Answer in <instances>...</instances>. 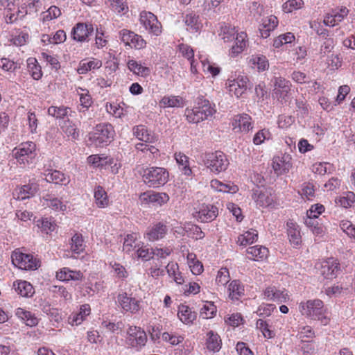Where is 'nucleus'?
Segmentation results:
<instances>
[{"label": "nucleus", "instance_id": "nucleus-62", "mask_svg": "<svg viewBox=\"0 0 355 355\" xmlns=\"http://www.w3.org/2000/svg\"><path fill=\"white\" fill-rule=\"evenodd\" d=\"M230 272L227 268H222L218 271L216 281L218 284L225 285L230 281Z\"/></svg>", "mask_w": 355, "mask_h": 355}, {"label": "nucleus", "instance_id": "nucleus-21", "mask_svg": "<svg viewBox=\"0 0 355 355\" xmlns=\"http://www.w3.org/2000/svg\"><path fill=\"white\" fill-rule=\"evenodd\" d=\"M302 309L304 313L311 317L320 315L324 312L323 302L318 299L308 300Z\"/></svg>", "mask_w": 355, "mask_h": 355}, {"label": "nucleus", "instance_id": "nucleus-30", "mask_svg": "<svg viewBox=\"0 0 355 355\" xmlns=\"http://www.w3.org/2000/svg\"><path fill=\"white\" fill-rule=\"evenodd\" d=\"M178 316L184 324H191L196 318V314L191 311V309L184 304H181L178 307Z\"/></svg>", "mask_w": 355, "mask_h": 355}, {"label": "nucleus", "instance_id": "nucleus-16", "mask_svg": "<svg viewBox=\"0 0 355 355\" xmlns=\"http://www.w3.org/2000/svg\"><path fill=\"white\" fill-rule=\"evenodd\" d=\"M139 200L141 204L157 203L162 205L169 200V196L166 193H157L146 191L139 195Z\"/></svg>", "mask_w": 355, "mask_h": 355}, {"label": "nucleus", "instance_id": "nucleus-35", "mask_svg": "<svg viewBox=\"0 0 355 355\" xmlns=\"http://www.w3.org/2000/svg\"><path fill=\"white\" fill-rule=\"evenodd\" d=\"M16 315L18 318L21 319L27 326L34 327L38 323L37 318L30 311H26L24 309L18 308L16 311Z\"/></svg>", "mask_w": 355, "mask_h": 355}, {"label": "nucleus", "instance_id": "nucleus-53", "mask_svg": "<svg viewBox=\"0 0 355 355\" xmlns=\"http://www.w3.org/2000/svg\"><path fill=\"white\" fill-rule=\"evenodd\" d=\"M185 24L187 26V30L192 32H197L200 28V24L198 22V17L193 14L186 15Z\"/></svg>", "mask_w": 355, "mask_h": 355}, {"label": "nucleus", "instance_id": "nucleus-37", "mask_svg": "<svg viewBox=\"0 0 355 355\" xmlns=\"http://www.w3.org/2000/svg\"><path fill=\"white\" fill-rule=\"evenodd\" d=\"M45 179L47 182L59 184L66 185L69 182V180L66 178L64 173L56 170L50 171L46 174Z\"/></svg>", "mask_w": 355, "mask_h": 355}, {"label": "nucleus", "instance_id": "nucleus-10", "mask_svg": "<svg viewBox=\"0 0 355 355\" xmlns=\"http://www.w3.org/2000/svg\"><path fill=\"white\" fill-rule=\"evenodd\" d=\"M248 83L249 79L247 76H239L234 79H228L225 85L231 96L239 98L245 93Z\"/></svg>", "mask_w": 355, "mask_h": 355}, {"label": "nucleus", "instance_id": "nucleus-57", "mask_svg": "<svg viewBox=\"0 0 355 355\" xmlns=\"http://www.w3.org/2000/svg\"><path fill=\"white\" fill-rule=\"evenodd\" d=\"M67 113L68 107L64 106H51L48 109V114L57 119H63L64 116L67 115Z\"/></svg>", "mask_w": 355, "mask_h": 355}, {"label": "nucleus", "instance_id": "nucleus-38", "mask_svg": "<svg viewBox=\"0 0 355 355\" xmlns=\"http://www.w3.org/2000/svg\"><path fill=\"white\" fill-rule=\"evenodd\" d=\"M174 158L176 160L177 164L180 166H182V171L184 175H190L192 173V171L189 167V157L182 152H176L174 154Z\"/></svg>", "mask_w": 355, "mask_h": 355}, {"label": "nucleus", "instance_id": "nucleus-20", "mask_svg": "<svg viewBox=\"0 0 355 355\" xmlns=\"http://www.w3.org/2000/svg\"><path fill=\"white\" fill-rule=\"evenodd\" d=\"M349 10L346 7H341L338 10H333L332 13L327 14L323 20L324 24L329 26H335L341 22L347 16Z\"/></svg>", "mask_w": 355, "mask_h": 355}, {"label": "nucleus", "instance_id": "nucleus-7", "mask_svg": "<svg viewBox=\"0 0 355 355\" xmlns=\"http://www.w3.org/2000/svg\"><path fill=\"white\" fill-rule=\"evenodd\" d=\"M139 21L148 33L156 36L161 35L162 32V24L153 13L142 11L140 13Z\"/></svg>", "mask_w": 355, "mask_h": 355}, {"label": "nucleus", "instance_id": "nucleus-42", "mask_svg": "<svg viewBox=\"0 0 355 355\" xmlns=\"http://www.w3.org/2000/svg\"><path fill=\"white\" fill-rule=\"evenodd\" d=\"M28 69L31 76L35 80H39L42 76L41 67L37 64L35 58H28L27 60Z\"/></svg>", "mask_w": 355, "mask_h": 355}, {"label": "nucleus", "instance_id": "nucleus-32", "mask_svg": "<svg viewBox=\"0 0 355 355\" xmlns=\"http://www.w3.org/2000/svg\"><path fill=\"white\" fill-rule=\"evenodd\" d=\"M94 199L96 206L99 208H105L109 205V199L105 189L101 186L94 189Z\"/></svg>", "mask_w": 355, "mask_h": 355}, {"label": "nucleus", "instance_id": "nucleus-47", "mask_svg": "<svg viewBox=\"0 0 355 355\" xmlns=\"http://www.w3.org/2000/svg\"><path fill=\"white\" fill-rule=\"evenodd\" d=\"M61 15V10L55 6H51L46 11L41 14V19L43 23L56 19Z\"/></svg>", "mask_w": 355, "mask_h": 355}, {"label": "nucleus", "instance_id": "nucleus-61", "mask_svg": "<svg viewBox=\"0 0 355 355\" xmlns=\"http://www.w3.org/2000/svg\"><path fill=\"white\" fill-rule=\"evenodd\" d=\"M17 64L8 58H3L0 59V68L4 71H14L17 69Z\"/></svg>", "mask_w": 355, "mask_h": 355}, {"label": "nucleus", "instance_id": "nucleus-25", "mask_svg": "<svg viewBox=\"0 0 355 355\" xmlns=\"http://www.w3.org/2000/svg\"><path fill=\"white\" fill-rule=\"evenodd\" d=\"M132 132L133 135L143 142L153 144L157 140V137L150 132L146 127L143 125L133 127Z\"/></svg>", "mask_w": 355, "mask_h": 355}, {"label": "nucleus", "instance_id": "nucleus-12", "mask_svg": "<svg viewBox=\"0 0 355 355\" xmlns=\"http://www.w3.org/2000/svg\"><path fill=\"white\" fill-rule=\"evenodd\" d=\"M272 166L277 175L288 173L293 166L291 155L288 153H284L274 157Z\"/></svg>", "mask_w": 355, "mask_h": 355}, {"label": "nucleus", "instance_id": "nucleus-19", "mask_svg": "<svg viewBox=\"0 0 355 355\" xmlns=\"http://www.w3.org/2000/svg\"><path fill=\"white\" fill-rule=\"evenodd\" d=\"M233 41L235 42V44L230 49L229 55L232 58H235L246 49L248 44L247 34L245 32L237 33Z\"/></svg>", "mask_w": 355, "mask_h": 355}, {"label": "nucleus", "instance_id": "nucleus-34", "mask_svg": "<svg viewBox=\"0 0 355 355\" xmlns=\"http://www.w3.org/2000/svg\"><path fill=\"white\" fill-rule=\"evenodd\" d=\"M187 261L191 271L193 275H199L203 272V265L202 262L197 259L196 254L193 252L188 253Z\"/></svg>", "mask_w": 355, "mask_h": 355}, {"label": "nucleus", "instance_id": "nucleus-64", "mask_svg": "<svg viewBox=\"0 0 355 355\" xmlns=\"http://www.w3.org/2000/svg\"><path fill=\"white\" fill-rule=\"evenodd\" d=\"M324 211L323 205L315 204L312 205L309 210L307 211V216L309 218H316L320 214Z\"/></svg>", "mask_w": 355, "mask_h": 355}, {"label": "nucleus", "instance_id": "nucleus-54", "mask_svg": "<svg viewBox=\"0 0 355 355\" xmlns=\"http://www.w3.org/2000/svg\"><path fill=\"white\" fill-rule=\"evenodd\" d=\"M71 249L73 252L77 254L83 251V239L81 235L76 234L71 238Z\"/></svg>", "mask_w": 355, "mask_h": 355}, {"label": "nucleus", "instance_id": "nucleus-3", "mask_svg": "<svg viewBox=\"0 0 355 355\" xmlns=\"http://www.w3.org/2000/svg\"><path fill=\"white\" fill-rule=\"evenodd\" d=\"M203 162L205 166L216 174L225 171L229 165L226 155L220 150L206 153Z\"/></svg>", "mask_w": 355, "mask_h": 355}, {"label": "nucleus", "instance_id": "nucleus-31", "mask_svg": "<svg viewBox=\"0 0 355 355\" xmlns=\"http://www.w3.org/2000/svg\"><path fill=\"white\" fill-rule=\"evenodd\" d=\"M218 216V209L216 207H205L201 209L198 213V218L201 222H211L216 219Z\"/></svg>", "mask_w": 355, "mask_h": 355}, {"label": "nucleus", "instance_id": "nucleus-24", "mask_svg": "<svg viewBox=\"0 0 355 355\" xmlns=\"http://www.w3.org/2000/svg\"><path fill=\"white\" fill-rule=\"evenodd\" d=\"M184 100L180 96L166 95L159 101L162 108H180L184 106Z\"/></svg>", "mask_w": 355, "mask_h": 355}, {"label": "nucleus", "instance_id": "nucleus-11", "mask_svg": "<svg viewBox=\"0 0 355 355\" xmlns=\"http://www.w3.org/2000/svg\"><path fill=\"white\" fill-rule=\"evenodd\" d=\"M339 263L336 259L329 258L323 260L316 264L318 272L327 279H332L336 277V274L339 270Z\"/></svg>", "mask_w": 355, "mask_h": 355}, {"label": "nucleus", "instance_id": "nucleus-26", "mask_svg": "<svg viewBox=\"0 0 355 355\" xmlns=\"http://www.w3.org/2000/svg\"><path fill=\"white\" fill-rule=\"evenodd\" d=\"M166 262L159 260L158 258H152L149 263L148 275L154 279H157L164 274V268L165 267Z\"/></svg>", "mask_w": 355, "mask_h": 355}, {"label": "nucleus", "instance_id": "nucleus-2", "mask_svg": "<svg viewBox=\"0 0 355 355\" xmlns=\"http://www.w3.org/2000/svg\"><path fill=\"white\" fill-rule=\"evenodd\" d=\"M142 178L144 182L149 187L158 188L168 182L169 173L163 167H148L144 170Z\"/></svg>", "mask_w": 355, "mask_h": 355}, {"label": "nucleus", "instance_id": "nucleus-1", "mask_svg": "<svg viewBox=\"0 0 355 355\" xmlns=\"http://www.w3.org/2000/svg\"><path fill=\"white\" fill-rule=\"evenodd\" d=\"M215 112L216 110L208 100L199 98L197 105L191 109H186L185 116L189 123H198L211 116Z\"/></svg>", "mask_w": 355, "mask_h": 355}, {"label": "nucleus", "instance_id": "nucleus-56", "mask_svg": "<svg viewBox=\"0 0 355 355\" xmlns=\"http://www.w3.org/2000/svg\"><path fill=\"white\" fill-rule=\"evenodd\" d=\"M225 322L227 325L236 327L243 324L244 320L241 313H236L226 317L225 318Z\"/></svg>", "mask_w": 355, "mask_h": 355}, {"label": "nucleus", "instance_id": "nucleus-27", "mask_svg": "<svg viewBox=\"0 0 355 355\" xmlns=\"http://www.w3.org/2000/svg\"><path fill=\"white\" fill-rule=\"evenodd\" d=\"M16 292L21 297H30L35 293L33 286L24 280H17L13 284Z\"/></svg>", "mask_w": 355, "mask_h": 355}, {"label": "nucleus", "instance_id": "nucleus-45", "mask_svg": "<svg viewBox=\"0 0 355 355\" xmlns=\"http://www.w3.org/2000/svg\"><path fill=\"white\" fill-rule=\"evenodd\" d=\"M216 306L214 302H207L200 311V316L203 319H210L214 317L216 313Z\"/></svg>", "mask_w": 355, "mask_h": 355}, {"label": "nucleus", "instance_id": "nucleus-60", "mask_svg": "<svg viewBox=\"0 0 355 355\" xmlns=\"http://www.w3.org/2000/svg\"><path fill=\"white\" fill-rule=\"evenodd\" d=\"M300 193L307 200H311L315 196L314 186L309 182L304 183Z\"/></svg>", "mask_w": 355, "mask_h": 355}, {"label": "nucleus", "instance_id": "nucleus-5", "mask_svg": "<svg viewBox=\"0 0 355 355\" xmlns=\"http://www.w3.org/2000/svg\"><path fill=\"white\" fill-rule=\"evenodd\" d=\"M11 257L12 263L21 270H36L40 266L39 261L33 255L20 251H14Z\"/></svg>", "mask_w": 355, "mask_h": 355}, {"label": "nucleus", "instance_id": "nucleus-52", "mask_svg": "<svg viewBox=\"0 0 355 355\" xmlns=\"http://www.w3.org/2000/svg\"><path fill=\"white\" fill-rule=\"evenodd\" d=\"M291 225L288 229L289 241L293 245H298L302 242L300 231L295 227V223H291Z\"/></svg>", "mask_w": 355, "mask_h": 355}, {"label": "nucleus", "instance_id": "nucleus-59", "mask_svg": "<svg viewBox=\"0 0 355 355\" xmlns=\"http://www.w3.org/2000/svg\"><path fill=\"white\" fill-rule=\"evenodd\" d=\"M43 199L46 202V206L51 207L55 211H64L67 209V206L63 205L60 200L58 198L49 199L46 197H43Z\"/></svg>", "mask_w": 355, "mask_h": 355}, {"label": "nucleus", "instance_id": "nucleus-13", "mask_svg": "<svg viewBox=\"0 0 355 355\" xmlns=\"http://www.w3.org/2000/svg\"><path fill=\"white\" fill-rule=\"evenodd\" d=\"M118 302L122 309L125 312L135 314L141 309L140 301L135 297L128 296L126 293L119 295Z\"/></svg>", "mask_w": 355, "mask_h": 355}, {"label": "nucleus", "instance_id": "nucleus-6", "mask_svg": "<svg viewBox=\"0 0 355 355\" xmlns=\"http://www.w3.org/2000/svg\"><path fill=\"white\" fill-rule=\"evenodd\" d=\"M35 144L33 142L21 144L12 150V155L20 164L26 165L35 157Z\"/></svg>", "mask_w": 355, "mask_h": 355}, {"label": "nucleus", "instance_id": "nucleus-15", "mask_svg": "<svg viewBox=\"0 0 355 355\" xmlns=\"http://www.w3.org/2000/svg\"><path fill=\"white\" fill-rule=\"evenodd\" d=\"M93 31L94 28L92 24L78 23L72 29L71 36L74 40L83 42L87 40Z\"/></svg>", "mask_w": 355, "mask_h": 355}, {"label": "nucleus", "instance_id": "nucleus-9", "mask_svg": "<svg viewBox=\"0 0 355 355\" xmlns=\"http://www.w3.org/2000/svg\"><path fill=\"white\" fill-rule=\"evenodd\" d=\"M273 83V94L275 98L282 103L287 101L288 94L291 89V83L283 77H275L272 80Z\"/></svg>", "mask_w": 355, "mask_h": 355}, {"label": "nucleus", "instance_id": "nucleus-23", "mask_svg": "<svg viewBox=\"0 0 355 355\" xmlns=\"http://www.w3.org/2000/svg\"><path fill=\"white\" fill-rule=\"evenodd\" d=\"M1 1L2 6H6L5 3H7L4 13L6 23H14L19 17H22L24 16V14L13 3L8 2V0H1Z\"/></svg>", "mask_w": 355, "mask_h": 355}, {"label": "nucleus", "instance_id": "nucleus-50", "mask_svg": "<svg viewBox=\"0 0 355 355\" xmlns=\"http://www.w3.org/2000/svg\"><path fill=\"white\" fill-rule=\"evenodd\" d=\"M266 248L265 247L254 245L250 247L248 250V254L251 255V259L254 261L262 260L266 255Z\"/></svg>", "mask_w": 355, "mask_h": 355}, {"label": "nucleus", "instance_id": "nucleus-55", "mask_svg": "<svg viewBox=\"0 0 355 355\" xmlns=\"http://www.w3.org/2000/svg\"><path fill=\"white\" fill-rule=\"evenodd\" d=\"M304 5L303 0H288L283 4V10L286 13L301 8Z\"/></svg>", "mask_w": 355, "mask_h": 355}, {"label": "nucleus", "instance_id": "nucleus-58", "mask_svg": "<svg viewBox=\"0 0 355 355\" xmlns=\"http://www.w3.org/2000/svg\"><path fill=\"white\" fill-rule=\"evenodd\" d=\"M236 33L234 27L225 26L222 28V39L225 42H232L236 36Z\"/></svg>", "mask_w": 355, "mask_h": 355}, {"label": "nucleus", "instance_id": "nucleus-17", "mask_svg": "<svg viewBox=\"0 0 355 355\" xmlns=\"http://www.w3.org/2000/svg\"><path fill=\"white\" fill-rule=\"evenodd\" d=\"M38 185L34 182H30L27 184L17 187L13 191L14 198L23 200L33 197L37 192Z\"/></svg>", "mask_w": 355, "mask_h": 355}, {"label": "nucleus", "instance_id": "nucleus-28", "mask_svg": "<svg viewBox=\"0 0 355 355\" xmlns=\"http://www.w3.org/2000/svg\"><path fill=\"white\" fill-rule=\"evenodd\" d=\"M210 185L212 189L219 192L236 193L239 191L238 186L234 183H223L217 179L212 180Z\"/></svg>", "mask_w": 355, "mask_h": 355}, {"label": "nucleus", "instance_id": "nucleus-29", "mask_svg": "<svg viewBox=\"0 0 355 355\" xmlns=\"http://www.w3.org/2000/svg\"><path fill=\"white\" fill-rule=\"evenodd\" d=\"M228 296L232 300H238L244 295V286L239 280L232 281L228 286Z\"/></svg>", "mask_w": 355, "mask_h": 355}, {"label": "nucleus", "instance_id": "nucleus-46", "mask_svg": "<svg viewBox=\"0 0 355 355\" xmlns=\"http://www.w3.org/2000/svg\"><path fill=\"white\" fill-rule=\"evenodd\" d=\"M252 67L257 68L259 71H263L266 69V60L263 55H252L249 60Z\"/></svg>", "mask_w": 355, "mask_h": 355}, {"label": "nucleus", "instance_id": "nucleus-4", "mask_svg": "<svg viewBox=\"0 0 355 355\" xmlns=\"http://www.w3.org/2000/svg\"><path fill=\"white\" fill-rule=\"evenodd\" d=\"M114 132L110 124H99L93 132L89 133V140L96 147L106 146L113 139Z\"/></svg>", "mask_w": 355, "mask_h": 355}, {"label": "nucleus", "instance_id": "nucleus-8", "mask_svg": "<svg viewBox=\"0 0 355 355\" xmlns=\"http://www.w3.org/2000/svg\"><path fill=\"white\" fill-rule=\"evenodd\" d=\"M120 40L124 43L125 46L135 49H142L146 46L147 42L139 35L128 29H122L119 33Z\"/></svg>", "mask_w": 355, "mask_h": 355}, {"label": "nucleus", "instance_id": "nucleus-18", "mask_svg": "<svg viewBox=\"0 0 355 355\" xmlns=\"http://www.w3.org/2000/svg\"><path fill=\"white\" fill-rule=\"evenodd\" d=\"M232 125L236 132H248L252 129V118L247 114H237L234 116Z\"/></svg>", "mask_w": 355, "mask_h": 355}, {"label": "nucleus", "instance_id": "nucleus-22", "mask_svg": "<svg viewBox=\"0 0 355 355\" xmlns=\"http://www.w3.org/2000/svg\"><path fill=\"white\" fill-rule=\"evenodd\" d=\"M90 313V305L88 304H82L78 312L72 313L69 316L68 322L72 326L80 324Z\"/></svg>", "mask_w": 355, "mask_h": 355}, {"label": "nucleus", "instance_id": "nucleus-48", "mask_svg": "<svg viewBox=\"0 0 355 355\" xmlns=\"http://www.w3.org/2000/svg\"><path fill=\"white\" fill-rule=\"evenodd\" d=\"M354 202L355 194L351 191L344 193L343 196H340L336 200V204L345 208L351 207Z\"/></svg>", "mask_w": 355, "mask_h": 355}, {"label": "nucleus", "instance_id": "nucleus-49", "mask_svg": "<svg viewBox=\"0 0 355 355\" xmlns=\"http://www.w3.org/2000/svg\"><path fill=\"white\" fill-rule=\"evenodd\" d=\"M295 35L291 33H286L285 34H282L277 37L273 41V46L275 48H279L283 44H291L295 40Z\"/></svg>", "mask_w": 355, "mask_h": 355}, {"label": "nucleus", "instance_id": "nucleus-51", "mask_svg": "<svg viewBox=\"0 0 355 355\" xmlns=\"http://www.w3.org/2000/svg\"><path fill=\"white\" fill-rule=\"evenodd\" d=\"M200 60L204 72L209 73L214 77L220 73V68L216 66L214 64H211L207 58H202V57L200 56Z\"/></svg>", "mask_w": 355, "mask_h": 355}, {"label": "nucleus", "instance_id": "nucleus-39", "mask_svg": "<svg viewBox=\"0 0 355 355\" xmlns=\"http://www.w3.org/2000/svg\"><path fill=\"white\" fill-rule=\"evenodd\" d=\"M62 130L68 136L73 139H77L79 137V131L76 124L69 119L64 121L60 125Z\"/></svg>", "mask_w": 355, "mask_h": 355}, {"label": "nucleus", "instance_id": "nucleus-44", "mask_svg": "<svg viewBox=\"0 0 355 355\" xmlns=\"http://www.w3.org/2000/svg\"><path fill=\"white\" fill-rule=\"evenodd\" d=\"M102 62L101 60L93 59L92 60L87 62H81L77 69V71L79 74H85L92 69L100 68Z\"/></svg>", "mask_w": 355, "mask_h": 355}, {"label": "nucleus", "instance_id": "nucleus-40", "mask_svg": "<svg viewBox=\"0 0 355 355\" xmlns=\"http://www.w3.org/2000/svg\"><path fill=\"white\" fill-rule=\"evenodd\" d=\"M128 67L134 73L141 76H147L150 72L148 67L142 66L135 60H130L128 62Z\"/></svg>", "mask_w": 355, "mask_h": 355}, {"label": "nucleus", "instance_id": "nucleus-36", "mask_svg": "<svg viewBox=\"0 0 355 355\" xmlns=\"http://www.w3.org/2000/svg\"><path fill=\"white\" fill-rule=\"evenodd\" d=\"M207 347L209 351L218 352L221 347V340L217 334H214L212 331H210L207 334Z\"/></svg>", "mask_w": 355, "mask_h": 355}, {"label": "nucleus", "instance_id": "nucleus-43", "mask_svg": "<svg viewBox=\"0 0 355 355\" xmlns=\"http://www.w3.org/2000/svg\"><path fill=\"white\" fill-rule=\"evenodd\" d=\"M257 237V234L255 230H251L247 231L243 234H241L238 237L237 243L241 246H246L249 244L252 243Z\"/></svg>", "mask_w": 355, "mask_h": 355}, {"label": "nucleus", "instance_id": "nucleus-63", "mask_svg": "<svg viewBox=\"0 0 355 355\" xmlns=\"http://www.w3.org/2000/svg\"><path fill=\"white\" fill-rule=\"evenodd\" d=\"M137 254L139 258H141L144 261H151L153 254V249L150 250L146 246H141L137 250Z\"/></svg>", "mask_w": 355, "mask_h": 355}, {"label": "nucleus", "instance_id": "nucleus-41", "mask_svg": "<svg viewBox=\"0 0 355 355\" xmlns=\"http://www.w3.org/2000/svg\"><path fill=\"white\" fill-rule=\"evenodd\" d=\"M78 93L80 96V105L81 106L79 111L83 112V109L87 110L92 105V98L87 89L79 88Z\"/></svg>", "mask_w": 355, "mask_h": 355}, {"label": "nucleus", "instance_id": "nucleus-33", "mask_svg": "<svg viewBox=\"0 0 355 355\" xmlns=\"http://www.w3.org/2000/svg\"><path fill=\"white\" fill-rule=\"evenodd\" d=\"M166 233L165 225L161 223L155 225L146 234L150 241H155L164 237Z\"/></svg>", "mask_w": 355, "mask_h": 355}, {"label": "nucleus", "instance_id": "nucleus-14", "mask_svg": "<svg viewBox=\"0 0 355 355\" xmlns=\"http://www.w3.org/2000/svg\"><path fill=\"white\" fill-rule=\"evenodd\" d=\"M127 334V339L132 347H141L146 344L147 336L140 327L131 326L128 328Z\"/></svg>", "mask_w": 355, "mask_h": 355}]
</instances>
